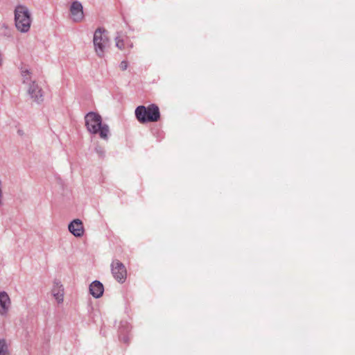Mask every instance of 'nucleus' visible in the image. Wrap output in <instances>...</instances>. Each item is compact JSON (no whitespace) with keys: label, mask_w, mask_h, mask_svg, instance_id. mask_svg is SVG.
Returning a JSON list of instances; mask_svg holds the SVG:
<instances>
[{"label":"nucleus","mask_w":355,"mask_h":355,"mask_svg":"<svg viewBox=\"0 0 355 355\" xmlns=\"http://www.w3.org/2000/svg\"><path fill=\"white\" fill-rule=\"evenodd\" d=\"M85 121L86 128L90 133L98 134L101 139H108L110 128L107 124L102 123V118L100 114L90 112L85 115Z\"/></svg>","instance_id":"1"},{"label":"nucleus","mask_w":355,"mask_h":355,"mask_svg":"<svg viewBox=\"0 0 355 355\" xmlns=\"http://www.w3.org/2000/svg\"><path fill=\"white\" fill-rule=\"evenodd\" d=\"M32 19L28 8L24 5H18L15 9V23L21 33H27L31 28Z\"/></svg>","instance_id":"2"},{"label":"nucleus","mask_w":355,"mask_h":355,"mask_svg":"<svg viewBox=\"0 0 355 355\" xmlns=\"http://www.w3.org/2000/svg\"><path fill=\"white\" fill-rule=\"evenodd\" d=\"M135 116L141 123L147 122H156L160 118V112L158 106L151 104L148 107L139 105L135 110Z\"/></svg>","instance_id":"3"},{"label":"nucleus","mask_w":355,"mask_h":355,"mask_svg":"<svg viewBox=\"0 0 355 355\" xmlns=\"http://www.w3.org/2000/svg\"><path fill=\"white\" fill-rule=\"evenodd\" d=\"M93 43L96 55L103 58L106 49L109 46L107 32L103 28H98L93 37Z\"/></svg>","instance_id":"4"},{"label":"nucleus","mask_w":355,"mask_h":355,"mask_svg":"<svg viewBox=\"0 0 355 355\" xmlns=\"http://www.w3.org/2000/svg\"><path fill=\"white\" fill-rule=\"evenodd\" d=\"M112 274L119 283H123L126 279L127 270L125 266L119 260H114L111 264Z\"/></svg>","instance_id":"5"},{"label":"nucleus","mask_w":355,"mask_h":355,"mask_svg":"<svg viewBox=\"0 0 355 355\" xmlns=\"http://www.w3.org/2000/svg\"><path fill=\"white\" fill-rule=\"evenodd\" d=\"M27 92L30 97L37 103H41L44 101V92L38 84L33 81L28 86Z\"/></svg>","instance_id":"6"},{"label":"nucleus","mask_w":355,"mask_h":355,"mask_svg":"<svg viewBox=\"0 0 355 355\" xmlns=\"http://www.w3.org/2000/svg\"><path fill=\"white\" fill-rule=\"evenodd\" d=\"M70 13L73 21H80L84 17L82 4L78 1H73L70 7Z\"/></svg>","instance_id":"7"},{"label":"nucleus","mask_w":355,"mask_h":355,"mask_svg":"<svg viewBox=\"0 0 355 355\" xmlns=\"http://www.w3.org/2000/svg\"><path fill=\"white\" fill-rule=\"evenodd\" d=\"M68 229L69 231L76 237H80L83 235V225L79 219H75L71 221L68 226Z\"/></svg>","instance_id":"8"},{"label":"nucleus","mask_w":355,"mask_h":355,"mask_svg":"<svg viewBox=\"0 0 355 355\" xmlns=\"http://www.w3.org/2000/svg\"><path fill=\"white\" fill-rule=\"evenodd\" d=\"M51 292L58 303L60 304L63 302L64 288L60 280H54Z\"/></svg>","instance_id":"9"},{"label":"nucleus","mask_w":355,"mask_h":355,"mask_svg":"<svg viewBox=\"0 0 355 355\" xmlns=\"http://www.w3.org/2000/svg\"><path fill=\"white\" fill-rule=\"evenodd\" d=\"M104 287L99 281H94L89 286L90 294L95 298L101 297L103 294Z\"/></svg>","instance_id":"10"},{"label":"nucleus","mask_w":355,"mask_h":355,"mask_svg":"<svg viewBox=\"0 0 355 355\" xmlns=\"http://www.w3.org/2000/svg\"><path fill=\"white\" fill-rule=\"evenodd\" d=\"M119 339L125 343H128L130 340L128 333L130 331V327L126 321H122L119 326Z\"/></svg>","instance_id":"11"},{"label":"nucleus","mask_w":355,"mask_h":355,"mask_svg":"<svg viewBox=\"0 0 355 355\" xmlns=\"http://www.w3.org/2000/svg\"><path fill=\"white\" fill-rule=\"evenodd\" d=\"M10 303V297L7 293L2 291L0 293V314L5 315L8 312Z\"/></svg>","instance_id":"12"},{"label":"nucleus","mask_w":355,"mask_h":355,"mask_svg":"<svg viewBox=\"0 0 355 355\" xmlns=\"http://www.w3.org/2000/svg\"><path fill=\"white\" fill-rule=\"evenodd\" d=\"M21 75L23 84L26 85L27 86L32 84L34 81L32 80L31 72L26 67H22L21 68Z\"/></svg>","instance_id":"13"},{"label":"nucleus","mask_w":355,"mask_h":355,"mask_svg":"<svg viewBox=\"0 0 355 355\" xmlns=\"http://www.w3.org/2000/svg\"><path fill=\"white\" fill-rule=\"evenodd\" d=\"M0 355H8V347L5 339H0Z\"/></svg>","instance_id":"14"},{"label":"nucleus","mask_w":355,"mask_h":355,"mask_svg":"<svg viewBox=\"0 0 355 355\" xmlns=\"http://www.w3.org/2000/svg\"><path fill=\"white\" fill-rule=\"evenodd\" d=\"M116 46L120 49H124V42L123 40H119L118 37L116 38Z\"/></svg>","instance_id":"15"},{"label":"nucleus","mask_w":355,"mask_h":355,"mask_svg":"<svg viewBox=\"0 0 355 355\" xmlns=\"http://www.w3.org/2000/svg\"><path fill=\"white\" fill-rule=\"evenodd\" d=\"M128 67V63L127 61H122L121 63H120V65H119V67L120 69L122 70V71H125L127 69Z\"/></svg>","instance_id":"16"},{"label":"nucleus","mask_w":355,"mask_h":355,"mask_svg":"<svg viewBox=\"0 0 355 355\" xmlns=\"http://www.w3.org/2000/svg\"><path fill=\"white\" fill-rule=\"evenodd\" d=\"M95 151L99 155L100 157H103L105 152L103 149L101 147H96L95 148Z\"/></svg>","instance_id":"17"},{"label":"nucleus","mask_w":355,"mask_h":355,"mask_svg":"<svg viewBox=\"0 0 355 355\" xmlns=\"http://www.w3.org/2000/svg\"><path fill=\"white\" fill-rule=\"evenodd\" d=\"M2 196H3V193H2V182L0 180V206L2 205Z\"/></svg>","instance_id":"18"},{"label":"nucleus","mask_w":355,"mask_h":355,"mask_svg":"<svg viewBox=\"0 0 355 355\" xmlns=\"http://www.w3.org/2000/svg\"><path fill=\"white\" fill-rule=\"evenodd\" d=\"M18 134H19V135H23V131H22V130H18Z\"/></svg>","instance_id":"19"}]
</instances>
